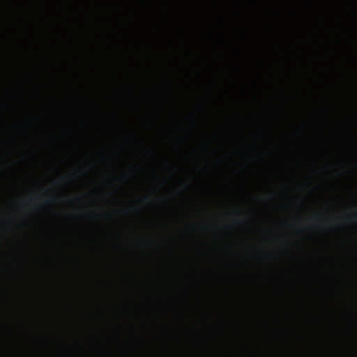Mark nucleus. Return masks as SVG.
<instances>
[{
  "label": "nucleus",
  "instance_id": "obj_1",
  "mask_svg": "<svg viewBox=\"0 0 357 357\" xmlns=\"http://www.w3.org/2000/svg\"><path fill=\"white\" fill-rule=\"evenodd\" d=\"M54 201H55V199H54V197H52V198H51V199H50L46 200V201L44 202V204H43V206H44V205H49V204H50L53 203Z\"/></svg>",
  "mask_w": 357,
  "mask_h": 357
},
{
  "label": "nucleus",
  "instance_id": "obj_2",
  "mask_svg": "<svg viewBox=\"0 0 357 357\" xmlns=\"http://www.w3.org/2000/svg\"><path fill=\"white\" fill-rule=\"evenodd\" d=\"M348 219H349V220L352 219V220H355L357 221V215H349V216H348Z\"/></svg>",
  "mask_w": 357,
  "mask_h": 357
},
{
  "label": "nucleus",
  "instance_id": "obj_3",
  "mask_svg": "<svg viewBox=\"0 0 357 357\" xmlns=\"http://www.w3.org/2000/svg\"><path fill=\"white\" fill-rule=\"evenodd\" d=\"M144 199L146 200V201H148V200L150 199V197L146 196V197H144Z\"/></svg>",
  "mask_w": 357,
  "mask_h": 357
}]
</instances>
